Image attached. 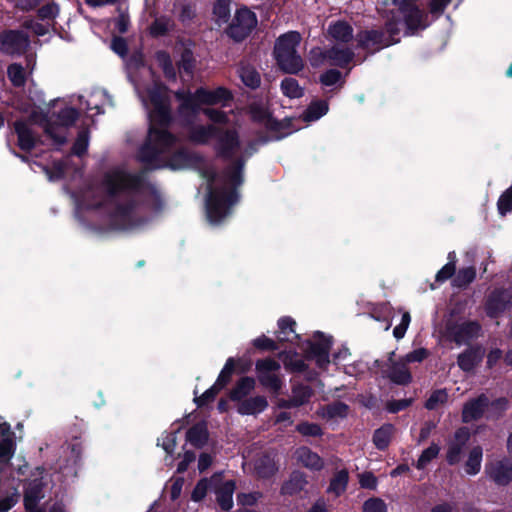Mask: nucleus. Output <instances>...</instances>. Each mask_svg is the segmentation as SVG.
<instances>
[{"label": "nucleus", "instance_id": "nucleus-6", "mask_svg": "<svg viewBox=\"0 0 512 512\" xmlns=\"http://www.w3.org/2000/svg\"><path fill=\"white\" fill-rule=\"evenodd\" d=\"M78 117V111L72 107L62 109L55 117H51L45 124L46 133L57 144H63L66 141V128L73 125Z\"/></svg>", "mask_w": 512, "mask_h": 512}, {"label": "nucleus", "instance_id": "nucleus-31", "mask_svg": "<svg viewBox=\"0 0 512 512\" xmlns=\"http://www.w3.org/2000/svg\"><path fill=\"white\" fill-rule=\"evenodd\" d=\"M328 112V104L326 101L312 102L303 113V120L306 122L316 121Z\"/></svg>", "mask_w": 512, "mask_h": 512}, {"label": "nucleus", "instance_id": "nucleus-12", "mask_svg": "<svg viewBox=\"0 0 512 512\" xmlns=\"http://www.w3.org/2000/svg\"><path fill=\"white\" fill-rule=\"evenodd\" d=\"M43 471L38 469V475L42 476ZM43 477L39 480L35 478L30 481L24 496V504L27 512H44V509L39 505V501L44 498L43 492Z\"/></svg>", "mask_w": 512, "mask_h": 512}, {"label": "nucleus", "instance_id": "nucleus-55", "mask_svg": "<svg viewBox=\"0 0 512 512\" xmlns=\"http://www.w3.org/2000/svg\"><path fill=\"white\" fill-rule=\"evenodd\" d=\"M341 78V73L338 70L330 69L320 76V81L324 86H332L336 84Z\"/></svg>", "mask_w": 512, "mask_h": 512}, {"label": "nucleus", "instance_id": "nucleus-34", "mask_svg": "<svg viewBox=\"0 0 512 512\" xmlns=\"http://www.w3.org/2000/svg\"><path fill=\"white\" fill-rule=\"evenodd\" d=\"M239 75L242 82L250 88H256L260 84V76L253 67L241 66L239 69Z\"/></svg>", "mask_w": 512, "mask_h": 512}, {"label": "nucleus", "instance_id": "nucleus-10", "mask_svg": "<svg viewBox=\"0 0 512 512\" xmlns=\"http://www.w3.org/2000/svg\"><path fill=\"white\" fill-rule=\"evenodd\" d=\"M37 122L36 113H33L29 120H18L14 123L15 132L18 137V146L22 150H31L38 141V132L35 130Z\"/></svg>", "mask_w": 512, "mask_h": 512}, {"label": "nucleus", "instance_id": "nucleus-63", "mask_svg": "<svg viewBox=\"0 0 512 512\" xmlns=\"http://www.w3.org/2000/svg\"><path fill=\"white\" fill-rule=\"evenodd\" d=\"M257 470L261 476L267 477L269 475H272L276 471V467H275L274 462L271 461L270 459H268L267 464H265V465L258 464Z\"/></svg>", "mask_w": 512, "mask_h": 512}, {"label": "nucleus", "instance_id": "nucleus-3", "mask_svg": "<svg viewBox=\"0 0 512 512\" xmlns=\"http://www.w3.org/2000/svg\"><path fill=\"white\" fill-rule=\"evenodd\" d=\"M300 42L301 35L296 31L287 32L276 40L274 56L283 72L297 74L304 68V61L297 51Z\"/></svg>", "mask_w": 512, "mask_h": 512}, {"label": "nucleus", "instance_id": "nucleus-53", "mask_svg": "<svg viewBox=\"0 0 512 512\" xmlns=\"http://www.w3.org/2000/svg\"><path fill=\"white\" fill-rule=\"evenodd\" d=\"M160 445L167 454L172 455L176 447V434L173 432L164 434Z\"/></svg>", "mask_w": 512, "mask_h": 512}, {"label": "nucleus", "instance_id": "nucleus-15", "mask_svg": "<svg viewBox=\"0 0 512 512\" xmlns=\"http://www.w3.org/2000/svg\"><path fill=\"white\" fill-rule=\"evenodd\" d=\"M394 352L390 353L387 369V377L394 383L399 385L409 384L412 380V375L409 368L407 367L406 361L401 357L398 360H394Z\"/></svg>", "mask_w": 512, "mask_h": 512}, {"label": "nucleus", "instance_id": "nucleus-28", "mask_svg": "<svg viewBox=\"0 0 512 512\" xmlns=\"http://www.w3.org/2000/svg\"><path fill=\"white\" fill-rule=\"evenodd\" d=\"M482 457L483 451L480 446H476L470 451L468 459L465 462V472L468 475L474 476L480 472Z\"/></svg>", "mask_w": 512, "mask_h": 512}, {"label": "nucleus", "instance_id": "nucleus-43", "mask_svg": "<svg viewBox=\"0 0 512 512\" xmlns=\"http://www.w3.org/2000/svg\"><path fill=\"white\" fill-rule=\"evenodd\" d=\"M8 77L14 86H23L26 81V74L23 67L19 64H11L8 67Z\"/></svg>", "mask_w": 512, "mask_h": 512}, {"label": "nucleus", "instance_id": "nucleus-52", "mask_svg": "<svg viewBox=\"0 0 512 512\" xmlns=\"http://www.w3.org/2000/svg\"><path fill=\"white\" fill-rule=\"evenodd\" d=\"M410 322L411 317L409 312H404L402 315L401 322L393 330V335L396 339H401L404 337Z\"/></svg>", "mask_w": 512, "mask_h": 512}, {"label": "nucleus", "instance_id": "nucleus-61", "mask_svg": "<svg viewBox=\"0 0 512 512\" xmlns=\"http://www.w3.org/2000/svg\"><path fill=\"white\" fill-rule=\"evenodd\" d=\"M169 28V20L157 19L151 27V33L154 35L164 34L166 31L169 30Z\"/></svg>", "mask_w": 512, "mask_h": 512}, {"label": "nucleus", "instance_id": "nucleus-44", "mask_svg": "<svg viewBox=\"0 0 512 512\" xmlns=\"http://www.w3.org/2000/svg\"><path fill=\"white\" fill-rule=\"evenodd\" d=\"M440 448L436 444L430 445L427 449H425L420 455L416 467L418 469H424L436 456L438 455Z\"/></svg>", "mask_w": 512, "mask_h": 512}, {"label": "nucleus", "instance_id": "nucleus-2", "mask_svg": "<svg viewBox=\"0 0 512 512\" xmlns=\"http://www.w3.org/2000/svg\"><path fill=\"white\" fill-rule=\"evenodd\" d=\"M103 189L105 196L94 187L79 192L75 196L78 212L106 205L110 207L111 228L128 230L137 227L141 223L140 215L146 209L147 191L142 177L116 169L106 175Z\"/></svg>", "mask_w": 512, "mask_h": 512}, {"label": "nucleus", "instance_id": "nucleus-22", "mask_svg": "<svg viewBox=\"0 0 512 512\" xmlns=\"http://www.w3.org/2000/svg\"><path fill=\"white\" fill-rule=\"evenodd\" d=\"M215 490L217 502L220 505V507L228 511L233 506V493L235 490V483L233 481H226L218 486Z\"/></svg>", "mask_w": 512, "mask_h": 512}, {"label": "nucleus", "instance_id": "nucleus-51", "mask_svg": "<svg viewBox=\"0 0 512 512\" xmlns=\"http://www.w3.org/2000/svg\"><path fill=\"white\" fill-rule=\"evenodd\" d=\"M88 148V134L86 131H82L79 133L74 145H73V153L81 156L86 152Z\"/></svg>", "mask_w": 512, "mask_h": 512}, {"label": "nucleus", "instance_id": "nucleus-58", "mask_svg": "<svg viewBox=\"0 0 512 512\" xmlns=\"http://www.w3.org/2000/svg\"><path fill=\"white\" fill-rule=\"evenodd\" d=\"M219 389L213 385L211 388L206 390L200 397L195 398V402L198 406H203L208 402L214 400L215 396L219 393Z\"/></svg>", "mask_w": 512, "mask_h": 512}, {"label": "nucleus", "instance_id": "nucleus-48", "mask_svg": "<svg viewBox=\"0 0 512 512\" xmlns=\"http://www.w3.org/2000/svg\"><path fill=\"white\" fill-rule=\"evenodd\" d=\"M363 512H387V506L380 498H370L363 504Z\"/></svg>", "mask_w": 512, "mask_h": 512}, {"label": "nucleus", "instance_id": "nucleus-35", "mask_svg": "<svg viewBox=\"0 0 512 512\" xmlns=\"http://www.w3.org/2000/svg\"><path fill=\"white\" fill-rule=\"evenodd\" d=\"M188 441L194 446H202L207 439V431L204 425L197 424L187 432Z\"/></svg>", "mask_w": 512, "mask_h": 512}, {"label": "nucleus", "instance_id": "nucleus-41", "mask_svg": "<svg viewBox=\"0 0 512 512\" xmlns=\"http://www.w3.org/2000/svg\"><path fill=\"white\" fill-rule=\"evenodd\" d=\"M476 276V271L473 267L460 269L453 279L454 286L464 287L470 284Z\"/></svg>", "mask_w": 512, "mask_h": 512}, {"label": "nucleus", "instance_id": "nucleus-40", "mask_svg": "<svg viewBox=\"0 0 512 512\" xmlns=\"http://www.w3.org/2000/svg\"><path fill=\"white\" fill-rule=\"evenodd\" d=\"M219 480V476L212 477L211 481H208L207 479L200 480L192 492V500L196 502L202 500L206 496L209 486L211 484L217 485Z\"/></svg>", "mask_w": 512, "mask_h": 512}, {"label": "nucleus", "instance_id": "nucleus-54", "mask_svg": "<svg viewBox=\"0 0 512 512\" xmlns=\"http://www.w3.org/2000/svg\"><path fill=\"white\" fill-rule=\"evenodd\" d=\"M411 403L412 399L390 400L386 403V409L390 413H397L409 407Z\"/></svg>", "mask_w": 512, "mask_h": 512}, {"label": "nucleus", "instance_id": "nucleus-47", "mask_svg": "<svg viewBox=\"0 0 512 512\" xmlns=\"http://www.w3.org/2000/svg\"><path fill=\"white\" fill-rule=\"evenodd\" d=\"M497 207L502 216L512 212V185L500 196Z\"/></svg>", "mask_w": 512, "mask_h": 512}, {"label": "nucleus", "instance_id": "nucleus-7", "mask_svg": "<svg viewBox=\"0 0 512 512\" xmlns=\"http://www.w3.org/2000/svg\"><path fill=\"white\" fill-rule=\"evenodd\" d=\"M256 15L246 7L236 11L234 19L228 28V34L236 41L243 40L256 27Z\"/></svg>", "mask_w": 512, "mask_h": 512}, {"label": "nucleus", "instance_id": "nucleus-11", "mask_svg": "<svg viewBox=\"0 0 512 512\" xmlns=\"http://www.w3.org/2000/svg\"><path fill=\"white\" fill-rule=\"evenodd\" d=\"M28 45V36L21 31L9 30L0 34V50L5 54L20 55Z\"/></svg>", "mask_w": 512, "mask_h": 512}, {"label": "nucleus", "instance_id": "nucleus-37", "mask_svg": "<svg viewBox=\"0 0 512 512\" xmlns=\"http://www.w3.org/2000/svg\"><path fill=\"white\" fill-rule=\"evenodd\" d=\"M203 112L213 123H215L219 127L230 124V116L233 115V112H230V114H228L214 108H206L203 110Z\"/></svg>", "mask_w": 512, "mask_h": 512}, {"label": "nucleus", "instance_id": "nucleus-25", "mask_svg": "<svg viewBox=\"0 0 512 512\" xmlns=\"http://www.w3.org/2000/svg\"><path fill=\"white\" fill-rule=\"evenodd\" d=\"M329 35L336 41L339 42H349L353 38V29L352 27L344 22L337 21L329 25L328 28Z\"/></svg>", "mask_w": 512, "mask_h": 512}, {"label": "nucleus", "instance_id": "nucleus-30", "mask_svg": "<svg viewBox=\"0 0 512 512\" xmlns=\"http://www.w3.org/2000/svg\"><path fill=\"white\" fill-rule=\"evenodd\" d=\"M282 93L290 98H300L304 94V88L299 84V82L292 77H286L282 80L280 85Z\"/></svg>", "mask_w": 512, "mask_h": 512}, {"label": "nucleus", "instance_id": "nucleus-38", "mask_svg": "<svg viewBox=\"0 0 512 512\" xmlns=\"http://www.w3.org/2000/svg\"><path fill=\"white\" fill-rule=\"evenodd\" d=\"M448 400L446 389H438L431 393L425 403V407L429 410H435L444 405Z\"/></svg>", "mask_w": 512, "mask_h": 512}, {"label": "nucleus", "instance_id": "nucleus-24", "mask_svg": "<svg viewBox=\"0 0 512 512\" xmlns=\"http://www.w3.org/2000/svg\"><path fill=\"white\" fill-rule=\"evenodd\" d=\"M488 404V398L484 395L467 403L463 409V420L470 422L478 419L484 412V408Z\"/></svg>", "mask_w": 512, "mask_h": 512}, {"label": "nucleus", "instance_id": "nucleus-33", "mask_svg": "<svg viewBox=\"0 0 512 512\" xmlns=\"http://www.w3.org/2000/svg\"><path fill=\"white\" fill-rule=\"evenodd\" d=\"M353 58V52L350 49H339L333 47L330 49L329 64L343 67Z\"/></svg>", "mask_w": 512, "mask_h": 512}, {"label": "nucleus", "instance_id": "nucleus-17", "mask_svg": "<svg viewBox=\"0 0 512 512\" xmlns=\"http://www.w3.org/2000/svg\"><path fill=\"white\" fill-rule=\"evenodd\" d=\"M469 439V431L466 428H461L456 431L454 440L449 444L447 451V461L453 465L461 460V455L465 445Z\"/></svg>", "mask_w": 512, "mask_h": 512}, {"label": "nucleus", "instance_id": "nucleus-59", "mask_svg": "<svg viewBox=\"0 0 512 512\" xmlns=\"http://www.w3.org/2000/svg\"><path fill=\"white\" fill-rule=\"evenodd\" d=\"M359 483L363 488L375 489L377 486V479L371 472H365L359 475Z\"/></svg>", "mask_w": 512, "mask_h": 512}, {"label": "nucleus", "instance_id": "nucleus-36", "mask_svg": "<svg viewBox=\"0 0 512 512\" xmlns=\"http://www.w3.org/2000/svg\"><path fill=\"white\" fill-rule=\"evenodd\" d=\"M312 395L311 389L306 385H298L293 388L291 405L300 406L308 402Z\"/></svg>", "mask_w": 512, "mask_h": 512}, {"label": "nucleus", "instance_id": "nucleus-49", "mask_svg": "<svg viewBox=\"0 0 512 512\" xmlns=\"http://www.w3.org/2000/svg\"><path fill=\"white\" fill-rule=\"evenodd\" d=\"M297 431L304 436H320L322 430L319 425L314 423L303 422L297 425Z\"/></svg>", "mask_w": 512, "mask_h": 512}, {"label": "nucleus", "instance_id": "nucleus-26", "mask_svg": "<svg viewBox=\"0 0 512 512\" xmlns=\"http://www.w3.org/2000/svg\"><path fill=\"white\" fill-rule=\"evenodd\" d=\"M306 484L307 479L305 474L300 471H295L291 474L289 480L283 484L281 491L283 494L293 495L303 490Z\"/></svg>", "mask_w": 512, "mask_h": 512}, {"label": "nucleus", "instance_id": "nucleus-13", "mask_svg": "<svg viewBox=\"0 0 512 512\" xmlns=\"http://www.w3.org/2000/svg\"><path fill=\"white\" fill-rule=\"evenodd\" d=\"M480 326L476 322L455 323L448 328V336L458 345L466 344L478 337Z\"/></svg>", "mask_w": 512, "mask_h": 512}, {"label": "nucleus", "instance_id": "nucleus-20", "mask_svg": "<svg viewBox=\"0 0 512 512\" xmlns=\"http://www.w3.org/2000/svg\"><path fill=\"white\" fill-rule=\"evenodd\" d=\"M268 407V401L264 396H256L241 401L237 411L242 415H256Z\"/></svg>", "mask_w": 512, "mask_h": 512}, {"label": "nucleus", "instance_id": "nucleus-64", "mask_svg": "<svg viewBox=\"0 0 512 512\" xmlns=\"http://www.w3.org/2000/svg\"><path fill=\"white\" fill-rule=\"evenodd\" d=\"M348 407L345 404L337 403L328 407V413L331 417L334 416H345Z\"/></svg>", "mask_w": 512, "mask_h": 512}, {"label": "nucleus", "instance_id": "nucleus-8", "mask_svg": "<svg viewBox=\"0 0 512 512\" xmlns=\"http://www.w3.org/2000/svg\"><path fill=\"white\" fill-rule=\"evenodd\" d=\"M280 364L273 359H264L256 362V371L259 382L273 392H278L282 381L278 373Z\"/></svg>", "mask_w": 512, "mask_h": 512}, {"label": "nucleus", "instance_id": "nucleus-62", "mask_svg": "<svg viewBox=\"0 0 512 512\" xmlns=\"http://www.w3.org/2000/svg\"><path fill=\"white\" fill-rule=\"evenodd\" d=\"M111 48L120 56H125L127 53V44L126 41L122 38H114L111 44Z\"/></svg>", "mask_w": 512, "mask_h": 512}, {"label": "nucleus", "instance_id": "nucleus-16", "mask_svg": "<svg viewBox=\"0 0 512 512\" xmlns=\"http://www.w3.org/2000/svg\"><path fill=\"white\" fill-rule=\"evenodd\" d=\"M512 306V292L509 290H496L488 298L486 311L490 317H497Z\"/></svg>", "mask_w": 512, "mask_h": 512}, {"label": "nucleus", "instance_id": "nucleus-45", "mask_svg": "<svg viewBox=\"0 0 512 512\" xmlns=\"http://www.w3.org/2000/svg\"><path fill=\"white\" fill-rule=\"evenodd\" d=\"M234 360L233 358H229L223 369L221 370L216 382H215V386L221 390L229 381H230V378H231V375H232V372L234 370Z\"/></svg>", "mask_w": 512, "mask_h": 512}, {"label": "nucleus", "instance_id": "nucleus-39", "mask_svg": "<svg viewBox=\"0 0 512 512\" xmlns=\"http://www.w3.org/2000/svg\"><path fill=\"white\" fill-rule=\"evenodd\" d=\"M330 50H323L320 47H315L309 52V62L313 67H320L329 64Z\"/></svg>", "mask_w": 512, "mask_h": 512}, {"label": "nucleus", "instance_id": "nucleus-14", "mask_svg": "<svg viewBox=\"0 0 512 512\" xmlns=\"http://www.w3.org/2000/svg\"><path fill=\"white\" fill-rule=\"evenodd\" d=\"M485 472L497 485L504 486L512 481V463L507 459L491 462Z\"/></svg>", "mask_w": 512, "mask_h": 512}, {"label": "nucleus", "instance_id": "nucleus-18", "mask_svg": "<svg viewBox=\"0 0 512 512\" xmlns=\"http://www.w3.org/2000/svg\"><path fill=\"white\" fill-rule=\"evenodd\" d=\"M0 434L3 437L0 441V463L6 464L15 453L16 443L14 441V433L11 431L9 424H0Z\"/></svg>", "mask_w": 512, "mask_h": 512}, {"label": "nucleus", "instance_id": "nucleus-46", "mask_svg": "<svg viewBox=\"0 0 512 512\" xmlns=\"http://www.w3.org/2000/svg\"><path fill=\"white\" fill-rule=\"evenodd\" d=\"M156 60L163 69L164 74L168 78L175 79L176 74L170 56L166 52L160 51L156 54Z\"/></svg>", "mask_w": 512, "mask_h": 512}, {"label": "nucleus", "instance_id": "nucleus-4", "mask_svg": "<svg viewBox=\"0 0 512 512\" xmlns=\"http://www.w3.org/2000/svg\"><path fill=\"white\" fill-rule=\"evenodd\" d=\"M176 96L181 101L180 113L183 115L198 113L201 105L225 104L232 97L230 91L224 87H218L214 90L199 88L194 94L181 91L177 92Z\"/></svg>", "mask_w": 512, "mask_h": 512}, {"label": "nucleus", "instance_id": "nucleus-42", "mask_svg": "<svg viewBox=\"0 0 512 512\" xmlns=\"http://www.w3.org/2000/svg\"><path fill=\"white\" fill-rule=\"evenodd\" d=\"M213 14L219 24L226 23L230 17L229 0H218L214 5Z\"/></svg>", "mask_w": 512, "mask_h": 512}, {"label": "nucleus", "instance_id": "nucleus-32", "mask_svg": "<svg viewBox=\"0 0 512 512\" xmlns=\"http://www.w3.org/2000/svg\"><path fill=\"white\" fill-rule=\"evenodd\" d=\"M394 433V426L391 424H385L377 429L373 436V442L378 449H385L388 447L391 437Z\"/></svg>", "mask_w": 512, "mask_h": 512}, {"label": "nucleus", "instance_id": "nucleus-29", "mask_svg": "<svg viewBox=\"0 0 512 512\" xmlns=\"http://www.w3.org/2000/svg\"><path fill=\"white\" fill-rule=\"evenodd\" d=\"M255 387V380L251 377L241 378L230 393L233 401H240L246 397Z\"/></svg>", "mask_w": 512, "mask_h": 512}, {"label": "nucleus", "instance_id": "nucleus-21", "mask_svg": "<svg viewBox=\"0 0 512 512\" xmlns=\"http://www.w3.org/2000/svg\"><path fill=\"white\" fill-rule=\"evenodd\" d=\"M111 104V98L104 90L92 92L86 100V110L92 112V116L103 113V106Z\"/></svg>", "mask_w": 512, "mask_h": 512}, {"label": "nucleus", "instance_id": "nucleus-1", "mask_svg": "<svg viewBox=\"0 0 512 512\" xmlns=\"http://www.w3.org/2000/svg\"><path fill=\"white\" fill-rule=\"evenodd\" d=\"M150 120L147 142L141 147L138 158L149 168L168 167L173 170L197 168L205 179L206 213L211 224H219L238 202L237 189L243 183V167L252 151L242 150L235 129L213 125H198L189 132L191 141L198 144L215 140L214 149L224 159H235L221 174L204 164L201 157L179 147L178 139L166 130L170 110L164 87L155 85L146 93L136 87Z\"/></svg>", "mask_w": 512, "mask_h": 512}, {"label": "nucleus", "instance_id": "nucleus-50", "mask_svg": "<svg viewBox=\"0 0 512 512\" xmlns=\"http://www.w3.org/2000/svg\"><path fill=\"white\" fill-rule=\"evenodd\" d=\"M429 355V352L425 348H418L409 353H407L402 358L406 361V363H420L425 360Z\"/></svg>", "mask_w": 512, "mask_h": 512}, {"label": "nucleus", "instance_id": "nucleus-19", "mask_svg": "<svg viewBox=\"0 0 512 512\" xmlns=\"http://www.w3.org/2000/svg\"><path fill=\"white\" fill-rule=\"evenodd\" d=\"M295 454L297 461L310 470L319 471L324 467L323 459L307 447L297 449Z\"/></svg>", "mask_w": 512, "mask_h": 512}, {"label": "nucleus", "instance_id": "nucleus-23", "mask_svg": "<svg viewBox=\"0 0 512 512\" xmlns=\"http://www.w3.org/2000/svg\"><path fill=\"white\" fill-rule=\"evenodd\" d=\"M484 349L481 347L471 348L458 357V365L464 371L472 370L483 358Z\"/></svg>", "mask_w": 512, "mask_h": 512}, {"label": "nucleus", "instance_id": "nucleus-60", "mask_svg": "<svg viewBox=\"0 0 512 512\" xmlns=\"http://www.w3.org/2000/svg\"><path fill=\"white\" fill-rule=\"evenodd\" d=\"M194 67L193 56L189 51H186L182 54L181 61L179 63V69L185 71L190 74Z\"/></svg>", "mask_w": 512, "mask_h": 512}, {"label": "nucleus", "instance_id": "nucleus-5", "mask_svg": "<svg viewBox=\"0 0 512 512\" xmlns=\"http://www.w3.org/2000/svg\"><path fill=\"white\" fill-rule=\"evenodd\" d=\"M400 21L392 15L385 24V32L378 30L363 31L357 35L359 45L369 50H379L399 41Z\"/></svg>", "mask_w": 512, "mask_h": 512}, {"label": "nucleus", "instance_id": "nucleus-9", "mask_svg": "<svg viewBox=\"0 0 512 512\" xmlns=\"http://www.w3.org/2000/svg\"><path fill=\"white\" fill-rule=\"evenodd\" d=\"M308 346V357L314 360L319 368L325 369L330 363L329 350L331 339L321 332H315L313 339L308 342Z\"/></svg>", "mask_w": 512, "mask_h": 512}, {"label": "nucleus", "instance_id": "nucleus-57", "mask_svg": "<svg viewBox=\"0 0 512 512\" xmlns=\"http://www.w3.org/2000/svg\"><path fill=\"white\" fill-rule=\"evenodd\" d=\"M455 272V264L453 261H449L444 265L436 274V281L444 282L449 279Z\"/></svg>", "mask_w": 512, "mask_h": 512}, {"label": "nucleus", "instance_id": "nucleus-27", "mask_svg": "<svg viewBox=\"0 0 512 512\" xmlns=\"http://www.w3.org/2000/svg\"><path fill=\"white\" fill-rule=\"evenodd\" d=\"M349 481L348 471L343 469L335 473V475L330 480L329 486L327 488L328 494H333L335 497L340 496L345 492Z\"/></svg>", "mask_w": 512, "mask_h": 512}, {"label": "nucleus", "instance_id": "nucleus-56", "mask_svg": "<svg viewBox=\"0 0 512 512\" xmlns=\"http://www.w3.org/2000/svg\"><path fill=\"white\" fill-rule=\"evenodd\" d=\"M58 14L59 7L55 3L47 4L39 10V17L43 20L54 19Z\"/></svg>", "mask_w": 512, "mask_h": 512}]
</instances>
